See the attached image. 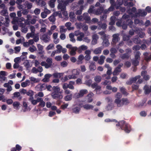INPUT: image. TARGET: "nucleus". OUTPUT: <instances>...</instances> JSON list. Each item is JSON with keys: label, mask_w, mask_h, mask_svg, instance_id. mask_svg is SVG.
<instances>
[{"label": "nucleus", "mask_w": 151, "mask_h": 151, "mask_svg": "<svg viewBox=\"0 0 151 151\" xmlns=\"http://www.w3.org/2000/svg\"><path fill=\"white\" fill-rule=\"evenodd\" d=\"M125 122L124 121H122L119 122L117 124H116V126H119L121 127V129H122V126H123L124 124H125Z\"/></svg>", "instance_id": "nucleus-63"}, {"label": "nucleus", "mask_w": 151, "mask_h": 151, "mask_svg": "<svg viewBox=\"0 0 151 151\" xmlns=\"http://www.w3.org/2000/svg\"><path fill=\"white\" fill-rule=\"evenodd\" d=\"M74 36L73 34L72 33H70L69 34L70 40L73 42H76V40L74 38Z\"/></svg>", "instance_id": "nucleus-50"}, {"label": "nucleus", "mask_w": 151, "mask_h": 151, "mask_svg": "<svg viewBox=\"0 0 151 151\" xmlns=\"http://www.w3.org/2000/svg\"><path fill=\"white\" fill-rule=\"evenodd\" d=\"M46 87V86L45 84H40L37 85L35 88L37 90L42 91L44 90Z\"/></svg>", "instance_id": "nucleus-22"}, {"label": "nucleus", "mask_w": 151, "mask_h": 151, "mask_svg": "<svg viewBox=\"0 0 151 151\" xmlns=\"http://www.w3.org/2000/svg\"><path fill=\"white\" fill-rule=\"evenodd\" d=\"M122 97V94L119 92L117 93L115 95V99L114 102L118 107H120L123 106L122 99H121Z\"/></svg>", "instance_id": "nucleus-2"}, {"label": "nucleus", "mask_w": 151, "mask_h": 151, "mask_svg": "<svg viewBox=\"0 0 151 151\" xmlns=\"http://www.w3.org/2000/svg\"><path fill=\"white\" fill-rule=\"evenodd\" d=\"M56 48L57 49L56 51L58 53H60L61 52L63 47L60 45L58 44L56 46Z\"/></svg>", "instance_id": "nucleus-51"}, {"label": "nucleus", "mask_w": 151, "mask_h": 151, "mask_svg": "<svg viewBox=\"0 0 151 151\" xmlns=\"http://www.w3.org/2000/svg\"><path fill=\"white\" fill-rule=\"evenodd\" d=\"M52 60L51 58H48L46 60V62L42 61L41 62V65L42 66H45L46 68H49L52 66Z\"/></svg>", "instance_id": "nucleus-4"}, {"label": "nucleus", "mask_w": 151, "mask_h": 151, "mask_svg": "<svg viewBox=\"0 0 151 151\" xmlns=\"http://www.w3.org/2000/svg\"><path fill=\"white\" fill-rule=\"evenodd\" d=\"M92 80L91 79H90L86 80L84 84L90 87L91 86V85L92 84Z\"/></svg>", "instance_id": "nucleus-40"}, {"label": "nucleus", "mask_w": 151, "mask_h": 151, "mask_svg": "<svg viewBox=\"0 0 151 151\" xmlns=\"http://www.w3.org/2000/svg\"><path fill=\"white\" fill-rule=\"evenodd\" d=\"M119 34H115L112 35V45L114 46L116 45L117 42L120 40L119 37Z\"/></svg>", "instance_id": "nucleus-6"}, {"label": "nucleus", "mask_w": 151, "mask_h": 151, "mask_svg": "<svg viewBox=\"0 0 151 151\" xmlns=\"http://www.w3.org/2000/svg\"><path fill=\"white\" fill-rule=\"evenodd\" d=\"M130 56V55L127 53H124L120 55V57L123 59L125 58H128Z\"/></svg>", "instance_id": "nucleus-58"}, {"label": "nucleus", "mask_w": 151, "mask_h": 151, "mask_svg": "<svg viewBox=\"0 0 151 151\" xmlns=\"http://www.w3.org/2000/svg\"><path fill=\"white\" fill-rule=\"evenodd\" d=\"M56 0H50L49 2V6L51 8H53L55 7V3Z\"/></svg>", "instance_id": "nucleus-52"}, {"label": "nucleus", "mask_w": 151, "mask_h": 151, "mask_svg": "<svg viewBox=\"0 0 151 151\" xmlns=\"http://www.w3.org/2000/svg\"><path fill=\"white\" fill-rule=\"evenodd\" d=\"M147 71L145 70L142 71L141 72V75L143 76L144 79L147 80L149 79L150 77L148 75H147Z\"/></svg>", "instance_id": "nucleus-24"}, {"label": "nucleus", "mask_w": 151, "mask_h": 151, "mask_svg": "<svg viewBox=\"0 0 151 151\" xmlns=\"http://www.w3.org/2000/svg\"><path fill=\"white\" fill-rule=\"evenodd\" d=\"M83 16L84 20L86 21V23H89L91 22L90 17L88 16V13H84L83 14Z\"/></svg>", "instance_id": "nucleus-14"}, {"label": "nucleus", "mask_w": 151, "mask_h": 151, "mask_svg": "<svg viewBox=\"0 0 151 151\" xmlns=\"http://www.w3.org/2000/svg\"><path fill=\"white\" fill-rule=\"evenodd\" d=\"M55 17L56 16L53 13V14L49 17L48 19L51 22L54 23L56 20V19Z\"/></svg>", "instance_id": "nucleus-46"}, {"label": "nucleus", "mask_w": 151, "mask_h": 151, "mask_svg": "<svg viewBox=\"0 0 151 151\" xmlns=\"http://www.w3.org/2000/svg\"><path fill=\"white\" fill-rule=\"evenodd\" d=\"M84 36V34L83 32L80 33V35L77 37L76 39L77 40L80 41L83 40V38Z\"/></svg>", "instance_id": "nucleus-41"}, {"label": "nucleus", "mask_w": 151, "mask_h": 151, "mask_svg": "<svg viewBox=\"0 0 151 151\" xmlns=\"http://www.w3.org/2000/svg\"><path fill=\"white\" fill-rule=\"evenodd\" d=\"M134 23L135 24H139L140 25H144L143 21L138 19H135L134 20Z\"/></svg>", "instance_id": "nucleus-53"}, {"label": "nucleus", "mask_w": 151, "mask_h": 151, "mask_svg": "<svg viewBox=\"0 0 151 151\" xmlns=\"http://www.w3.org/2000/svg\"><path fill=\"white\" fill-rule=\"evenodd\" d=\"M137 9L135 7H133L132 8V9L131 10V12L130 11L128 10L127 11V13L129 14L130 15H131L132 14V13H134L136 11Z\"/></svg>", "instance_id": "nucleus-61"}, {"label": "nucleus", "mask_w": 151, "mask_h": 151, "mask_svg": "<svg viewBox=\"0 0 151 151\" xmlns=\"http://www.w3.org/2000/svg\"><path fill=\"white\" fill-rule=\"evenodd\" d=\"M35 33H34L32 32L28 33L26 35V37L27 39H28L30 37L32 38L35 35Z\"/></svg>", "instance_id": "nucleus-57"}, {"label": "nucleus", "mask_w": 151, "mask_h": 151, "mask_svg": "<svg viewBox=\"0 0 151 151\" xmlns=\"http://www.w3.org/2000/svg\"><path fill=\"white\" fill-rule=\"evenodd\" d=\"M38 102L39 103L38 105V106L43 107L45 106V103L43 101L42 98L40 97L39 99H38Z\"/></svg>", "instance_id": "nucleus-23"}, {"label": "nucleus", "mask_w": 151, "mask_h": 151, "mask_svg": "<svg viewBox=\"0 0 151 151\" xmlns=\"http://www.w3.org/2000/svg\"><path fill=\"white\" fill-rule=\"evenodd\" d=\"M37 5L41 7L44 6L45 5V2L43 1L38 0L37 1Z\"/></svg>", "instance_id": "nucleus-36"}, {"label": "nucleus", "mask_w": 151, "mask_h": 151, "mask_svg": "<svg viewBox=\"0 0 151 151\" xmlns=\"http://www.w3.org/2000/svg\"><path fill=\"white\" fill-rule=\"evenodd\" d=\"M102 49V47H97L94 50L93 52L96 55L100 54L101 52Z\"/></svg>", "instance_id": "nucleus-30"}, {"label": "nucleus", "mask_w": 151, "mask_h": 151, "mask_svg": "<svg viewBox=\"0 0 151 151\" xmlns=\"http://www.w3.org/2000/svg\"><path fill=\"white\" fill-rule=\"evenodd\" d=\"M21 26L22 27L21 28L22 32L24 33H26L28 31V29L27 27L25 26H24L21 25Z\"/></svg>", "instance_id": "nucleus-62"}, {"label": "nucleus", "mask_w": 151, "mask_h": 151, "mask_svg": "<svg viewBox=\"0 0 151 151\" xmlns=\"http://www.w3.org/2000/svg\"><path fill=\"white\" fill-rule=\"evenodd\" d=\"M129 17V16L127 14H125L123 15L122 17V19L126 20L127 24L130 27L132 28V25L133 24V22L132 20H129L128 18Z\"/></svg>", "instance_id": "nucleus-8"}, {"label": "nucleus", "mask_w": 151, "mask_h": 151, "mask_svg": "<svg viewBox=\"0 0 151 151\" xmlns=\"http://www.w3.org/2000/svg\"><path fill=\"white\" fill-rule=\"evenodd\" d=\"M66 73L70 74L69 75V78L70 79H75L77 78V76L79 75V72L76 69H73L72 70H69L66 72Z\"/></svg>", "instance_id": "nucleus-3"}, {"label": "nucleus", "mask_w": 151, "mask_h": 151, "mask_svg": "<svg viewBox=\"0 0 151 151\" xmlns=\"http://www.w3.org/2000/svg\"><path fill=\"white\" fill-rule=\"evenodd\" d=\"M116 17L114 16H112L110 18V22L109 24L111 25H113L115 22Z\"/></svg>", "instance_id": "nucleus-42"}, {"label": "nucleus", "mask_w": 151, "mask_h": 151, "mask_svg": "<svg viewBox=\"0 0 151 151\" xmlns=\"http://www.w3.org/2000/svg\"><path fill=\"white\" fill-rule=\"evenodd\" d=\"M75 84V82L74 81H70L68 84V88L70 89L73 90L74 89V87L73 85Z\"/></svg>", "instance_id": "nucleus-33"}, {"label": "nucleus", "mask_w": 151, "mask_h": 151, "mask_svg": "<svg viewBox=\"0 0 151 151\" xmlns=\"http://www.w3.org/2000/svg\"><path fill=\"white\" fill-rule=\"evenodd\" d=\"M88 47L84 45H82L79 47L78 49V52L79 53H81L82 51H84L88 49Z\"/></svg>", "instance_id": "nucleus-17"}, {"label": "nucleus", "mask_w": 151, "mask_h": 151, "mask_svg": "<svg viewBox=\"0 0 151 151\" xmlns=\"http://www.w3.org/2000/svg\"><path fill=\"white\" fill-rule=\"evenodd\" d=\"M98 24V25L99 26V27H98V29L99 30L100 29V27L103 29H105L106 28L107 25L105 24H100L99 23Z\"/></svg>", "instance_id": "nucleus-55"}, {"label": "nucleus", "mask_w": 151, "mask_h": 151, "mask_svg": "<svg viewBox=\"0 0 151 151\" xmlns=\"http://www.w3.org/2000/svg\"><path fill=\"white\" fill-rule=\"evenodd\" d=\"M30 84V81L28 80H27L24 82L22 83L21 86L22 87H25L27 86H29Z\"/></svg>", "instance_id": "nucleus-35"}, {"label": "nucleus", "mask_w": 151, "mask_h": 151, "mask_svg": "<svg viewBox=\"0 0 151 151\" xmlns=\"http://www.w3.org/2000/svg\"><path fill=\"white\" fill-rule=\"evenodd\" d=\"M14 108L17 110H18L19 108L20 103L18 101H15L13 104Z\"/></svg>", "instance_id": "nucleus-39"}, {"label": "nucleus", "mask_w": 151, "mask_h": 151, "mask_svg": "<svg viewBox=\"0 0 151 151\" xmlns=\"http://www.w3.org/2000/svg\"><path fill=\"white\" fill-rule=\"evenodd\" d=\"M31 81L33 83H37L40 81V79L39 78H37L34 77H31L29 78Z\"/></svg>", "instance_id": "nucleus-38"}, {"label": "nucleus", "mask_w": 151, "mask_h": 151, "mask_svg": "<svg viewBox=\"0 0 151 151\" xmlns=\"http://www.w3.org/2000/svg\"><path fill=\"white\" fill-rule=\"evenodd\" d=\"M54 47V45L52 43H51L48 45L45 48L46 51H49L50 50H52L53 49Z\"/></svg>", "instance_id": "nucleus-43"}, {"label": "nucleus", "mask_w": 151, "mask_h": 151, "mask_svg": "<svg viewBox=\"0 0 151 151\" xmlns=\"http://www.w3.org/2000/svg\"><path fill=\"white\" fill-rule=\"evenodd\" d=\"M135 53L134 55V59L139 60L140 58V56L141 53L139 51H137L134 53Z\"/></svg>", "instance_id": "nucleus-37"}, {"label": "nucleus", "mask_w": 151, "mask_h": 151, "mask_svg": "<svg viewBox=\"0 0 151 151\" xmlns=\"http://www.w3.org/2000/svg\"><path fill=\"white\" fill-rule=\"evenodd\" d=\"M91 87L93 88H95L94 91L96 92L97 94H99L102 93V91L101 87L98 85L96 83H92L91 85Z\"/></svg>", "instance_id": "nucleus-5"}, {"label": "nucleus", "mask_w": 151, "mask_h": 151, "mask_svg": "<svg viewBox=\"0 0 151 151\" xmlns=\"http://www.w3.org/2000/svg\"><path fill=\"white\" fill-rule=\"evenodd\" d=\"M83 107L85 109L89 110L93 109L94 106L93 105L87 103L83 105Z\"/></svg>", "instance_id": "nucleus-16"}, {"label": "nucleus", "mask_w": 151, "mask_h": 151, "mask_svg": "<svg viewBox=\"0 0 151 151\" xmlns=\"http://www.w3.org/2000/svg\"><path fill=\"white\" fill-rule=\"evenodd\" d=\"M102 44L104 46L106 47H108L110 45V43L107 39L103 40Z\"/></svg>", "instance_id": "nucleus-44"}, {"label": "nucleus", "mask_w": 151, "mask_h": 151, "mask_svg": "<svg viewBox=\"0 0 151 151\" xmlns=\"http://www.w3.org/2000/svg\"><path fill=\"white\" fill-rule=\"evenodd\" d=\"M99 38L98 35L96 34H94L92 36L91 44L93 45H95L97 43V40Z\"/></svg>", "instance_id": "nucleus-12"}, {"label": "nucleus", "mask_w": 151, "mask_h": 151, "mask_svg": "<svg viewBox=\"0 0 151 151\" xmlns=\"http://www.w3.org/2000/svg\"><path fill=\"white\" fill-rule=\"evenodd\" d=\"M137 33L139 34V36L141 38H143L145 36V34L144 32H142L141 28H137L136 29Z\"/></svg>", "instance_id": "nucleus-25"}, {"label": "nucleus", "mask_w": 151, "mask_h": 151, "mask_svg": "<svg viewBox=\"0 0 151 151\" xmlns=\"http://www.w3.org/2000/svg\"><path fill=\"white\" fill-rule=\"evenodd\" d=\"M63 73H55L53 74L52 76L54 78H60L63 76Z\"/></svg>", "instance_id": "nucleus-32"}, {"label": "nucleus", "mask_w": 151, "mask_h": 151, "mask_svg": "<svg viewBox=\"0 0 151 151\" xmlns=\"http://www.w3.org/2000/svg\"><path fill=\"white\" fill-rule=\"evenodd\" d=\"M134 42L137 44H140L141 43V40L138 37H134L133 39Z\"/></svg>", "instance_id": "nucleus-54"}, {"label": "nucleus", "mask_w": 151, "mask_h": 151, "mask_svg": "<svg viewBox=\"0 0 151 151\" xmlns=\"http://www.w3.org/2000/svg\"><path fill=\"white\" fill-rule=\"evenodd\" d=\"M106 58V57L103 55H101L99 59L98 63L100 65L103 64L104 62V60Z\"/></svg>", "instance_id": "nucleus-27"}, {"label": "nucleus", "mask_w": 151, "mask_h": 151, "mask_svg": "<svg viewBox=\"0 0 151 151\" xmlns=\"http://www.w3.org/2000/svg\"><path fill=\"white\" fill-rule=\"evenodd\" d=\"M83 9V6H81L80 7L79 9L76 12V15H80L82 13V11Z\"/></svg>", "instance_id": "nucleus-49"}, {"label": "nucleus", "mask_w": 151, "mask_h": 151, "mask_svg": "<svg viewBox=\"0 0 151 151\" xmlns=\"http://www.w3.org/2000/svg\"><path fill=\"white\" fill-rule=\"evenodd\" d=\"M104 10V8L101 6H100L97 9H93V13L97 15H100L103 12Z\"/></svg>", "instance_id": "nucleus-11"}, {"label": "nucleus", "mask_w": 151, "mask_h": 151, "mask_svg": "<svg viewBox=\"0 0 151 151\" xmlns=\"http://www.w3.org/2000/svg\"><path fill=\"white\" fill-rule=\"evenodd\" d=\"M38 18V17L37 16H35V15L33 16L32 19L29 22H28L27 23V24H29V23L32 24H35Z\"/></svg>", "instance_id": "nucleus-19"}, {"label": "nucleus", "mask_w": 151, "mask_h": 151, "mask_svg": "<svg viewBox=\"0 0 151 151\" xmlns=\"http://www.w3.org/2000/svg\"><path fill=\"white\" fill-rule=\"evenodd\" d=\"M88 93V90L86 89H82L80 90L79 93H77L76 98H77L82 97Z\"/></svg>", "instance_id": "nucleus-9"}, {"label": "nucleus", "mask_w": 151, "mask_h": 151, "mask_svg": "<svg viewBox=\"0 0 151 151\" xmlns=\"http://www.w3.org/2000/svg\"><path fill=\"white\" fill-rule=\"evenodd\" d=\"M94 80L96 83H99L101 80V77L99 76H97L95 77Z\"/></svg>", "instance_id": "nucleus-48"}, {"label": "nucleus", "mask_w": 151, "mask_h": 151, "mask_svg": "<svg viewBox=\"0 0 151 151\" xmlns=\"http://www.w3.org/2000/svg\"><path fill=\"white\" fill-rule=\"evenodd\" d=\"M132 63L134 65L137 66L139 64V60L134 59L132 60Z\"/></svg>", "instance_id": "nucleus-64"}, {"label": "nucleus", "mask_w": 151, "mask_h": 151, "mask_svg": "<svg viewBox=\"0 0 151 151\" xmlns=\"http://www.w3.org/2000/svg\"><path fill=\"white\" fill-rule=\"evenodd\" d=\"M89 68L91 71H94L96 69V66L95 65V63L93 62H91L89 65Z\"/></svg>", "instance_id": "nucleus-31"}, {"label": "nucleus", "mask_w": 151, "mask_h": 151, "mask_svg": "<svg viewBox=\"0 0 151 151\" xmlns=\"http://www.w3.org/2000/svg\"><path fill=\"white\" fill-rule=\"evenodd\" d=\"M39 98L40 97H38L36 99H34L33 97V96H31L30 97H29V100L33 105H35L37 104L38 102V99H39Z\"/></svg>", "instance_id": "nucleus-21"}, {"label": "nucleus", "mask_w": 151, "mask_h": 151, "mask_svg": "<svg viewBox=\"0 0 151 151\" xmlns=\"http://www.w3.org/2000/svg\"><path fill=\"white\" fill-rule=\"evenodd\" d=\"M138 12L136 13L135 14L134 16H132V17H137L138 16L144 17L147 14V13L144 10H142L141 9H138Z\"/></svg>", "instance_id": "nucleus-7"}, {"label": "nucleus", "mask_w": 151, "mask_h": 151, "mask_svg": "<svg viewBox=\"0 0 151 151\" xmlns=\"http://www.w3.org/2000/svg\"><path fill=\"white\" fill-rule=\"evenodd\" d=\"M52 76V75L50 74H47L44 76V78L42 80L43 82H47L49 81V78Z\"/></svg>", "instance_id": "nucleus-20"}, {"label": "nucleus", "mask_w": 151, "mask_h": 151, "mask_svg": "<svg viewBox=\"0 0 151 151\" xmlns=\"http://www.w3.org/2000/svg\"><path fill=\"white\" fill-rule=\"evenodd\" d=\"M71 25V22H68L65 24V26L67 28V29L68 30H73L74 28V27H70Z\"/></svg>", "instance_id": "nucleus-34"}, {"label": "nucleus", "mask_w": 151, "mask_h": 151, "mask_svg": "<svg viewBox=\"0 0 151 151\" xmlns=\"http://www.w3.org/2000/svg\"><path fill=\"white\" fill-rule=\"evenodd\" d=\"M94 94L92 92L89 93L87 96V101L88 103H91L93 101L92 97L93 96Z\"/></svg>", "instance_id": "nucleus-18"}, {"label": "nucleus", "mask_w": 151, "mask_h": 151, "mask_svg": "<svg viewBox=\"0 0 151 151\" xmlns=\"http://www.w3.org/2000/svg\"><path fill=\"white\" fill-rule=\"evenodd\" d=\"M122 71V69L119 67H117L114 71L113 74L114 76L118 75Z\"/></svg>", "instance_id": "nucleus-29"}, {"label": "nucleus", "mask_w": 151, "mask_h": 151, "mask_svg": "<svg viewBox=\"0 0 151 151\" xmlns=\"http://www.w3.org/2000/svg\"><path fill=\"white\" fill-rule=\"evenodd\" d=\"M122 99L123 106L124 105H127L129 103V102L127 99L122 98Z\"/></svg>", "instance_id": "nucleus-59"}, {"label": "nucleus", "mask_w": 151, "mask_h": 151, "mask_svg": "<svg viewBox=\"0 0 151 151\" xmlns=\"http://www.w3.org/2000/svg\"><path fill=\"white\" fill-rule=\"evenodd\" d=\"M40 39L45 43H48L49 42L50 40V37L46 34H44L42 35L40 37Z\"/></svg>", "instance_id": "nucleus-10"}, {"label": "nucleus", "mask_w": 151, "mask_h": 151, "mask_svg": "<svg viewBox=\"0 0 151 151\" xmlns=\"http://www.w3.org/2000/svg\"><path fill=\"white\" fill-rule=\"evenodd\" d=\"M120 91L124 95H127V93L126 91V89L124 88L123 87H120L119 88Z\"/></svg>", "instance_id": "nucleus-60"}, {"label": "nucleus", "mask_w": 151, "mask_h": 151, "mask_svg": "<svg viewBox=\"0 0 151 151\" xmlns=\"http://www.w3.org/2000/svg\"><path fill=\"white\" fill-rule=\"evenodd\" d=\"M52 89L53 91L51 94L52 97L55 99H62L63 98L62 94L63 90H61L60 87L58 86H53Z\"/></svg>", "instance_id": "nucleus-1"}, {"label": "nucleus", "mask_w": 151, "mask_h": 151, "mask_svg": "<svg viewBox=\"0 0 151 151\" xmlns=\"http://www.w3.org/2000/svg\"><path fill=\"white\" fill-rule=\"evenodd\" d=\"M143 90L145 94H149L151 92V86L145 85L143 88Z\"/></svg>", "instance_id": "nucleus-13"}, {"label": "nucleus", "mask_w": 151, "mask_h": 151, "mask_svg": "<svg viewBox=\"0 0 151 151\" xmlns=\"http://www.w3.org/2000/svg\"><path fill=\"white\" fill-rule=\"evenodd\" d=\"M98 34L101 36V38L103 40L107 39L109 36L108 35L105 34V32L103 31L99 32Z\"/></svg>", "instance_id": "nucleus-28"}, {"label": "nucleus", "mask_w": 151, "mask_h": 151, "mask_svg": "<svg viewBox=\"0 0 151 151\" xmlns=\"http://www.w3.org/2000/svg\"><path fill=\"white\" fill-rule=\"evenodd\" d=\"M78 50V49L77 47H74L72 48L70 51V54L72 56L75 55L76 54V51Z\"/></svg>", "instance_id": "nucleus-26"}, {"label": "nucleus", "mask_w": 151, "mask_h": 151, "mask_svg": "<svg viewBox=\"0 0 151 151\" xmlns=\"http://www.w3.org/2000/svg\"><path fill=\"white\" fill-rule=\"evenodd\" d=\"M73 95L70 94L69 95H67L65 96L64 98V100L66 101H70L72 99Z\"/></svg>", "instance_id": "nucleus-47"}, {"label": "nucleus", "mask_w": 151, "mask_h": 151, "mask_svg": "<svg viewBox=\"0 0 151 151\" xmlns=\"http://www.w3.org/2000/svg\"><path fill=\"white\" fill-rule=\"evenodd\" d=\"M131 129L130 125L128 124H125L124 129L125 131L127 133H129Z\"/></svg>", "instance_id": "nucleus-45"}, {"label": "nucleus", "mask_w": 151, "mask_h": 151, "mask_svg": "<svg viewBox=\"0 0 151 151\" xmlns=\"http://www.w3.org/2000/svg\"><path fill=\"white\" fill-rule=\"evenodd\" d=\"M41 12V10L40 9L38 8H35L34 11V13L35 14V16H37L39 15Z\"/></svg>", "instance_id": "nucleus-56"}, {"label": "nucleus", "mask_w": 151, "mask_h": 151, "mask_svg": "<svg viewBox=\"0 0 151 151\" xmlns=\"http://www.w3.org/2000/svg\"><path fill=\"white\" fill-rule=\"evenodd\" d=\"M84 58V56L83 55H80L78 57L76 64L78 65L82 64L83 63V61Z\"/></svg>", "instance_id": "nucleus-15"}]
</instances>
